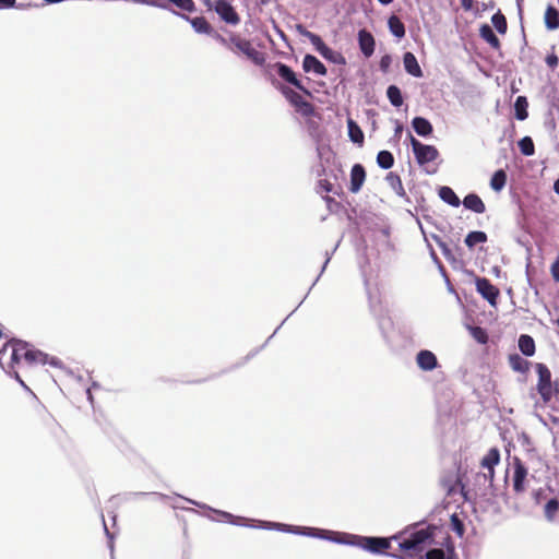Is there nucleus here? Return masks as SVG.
<instances>
[{
	"label": "nucleus",
	"mask_w": 559,
	"mask_h": 559,
	"mask_svg": "<svg viewBox=\"0 0 559 559\" xmlns=\"http://www.w3.org/2000/svg\"><path fill=\"white\" fill-rule=\"evenodd\" d=\"M259 527L266 530H278L283 532H289L298 535H306L320 539H326L336 544L357 545L362 549L371 552H380L388 549L390 546V539L380 537H359L345 533H336L333 531L305 527V526H290L286 524L275 522H261Z\"/></svg>",
	"instance_id": "1"
},
{
	"label": "nucleus",
	"mask_w": 559,
	"mask_h": 559,
	"mask_svg": "<svg viewBox=\"0 0 559 559\" xmlns=\"http://www.w3.org/2000/svg\"><path fill=\"white\" fill-rule=\"evenodd\" d=\"M223 44L238 56L262 66L272 49L271 37H221Z\"/></svg>",
	"instance_id": "2"
},
{
	"label": "nucleus",
	"mask_w": 559,
	"mask_h": 559,
	"mask_svg": "<svg viewBox=\"0 0 559 559\" xmlns=\"http://www.w3.org/2000/svg\"><path fill=\"white\" fill-rule=\"evenodd\" d=\"M22 358L28 364H46L47 361V356L44 353L31 348L27 343L22 341L12 340L0 349V366L8 372L20 364Z\"/></svg>",
	"instance_id": "3"
},
{
	"label": "nucleus",
	"mask_w": 559,
	"mask_h": 559,
	"mask_svg": "<svg viewBox=\"0 0 559 559\" xmlns=\"http://www.w3.org/2000/svg\"><path fill=\"white\" fill-rule=\"evenodd\" d=\"M391 539L399 543L402 551L418 554L432 543L433 531L430 527L413 526L404 530Z\"/></svg>",
	"instance_id": "4"
},
{
	"label": "nucleus",
	"mask_w": 559,
	"mask_h": 559,
	"mask_svg": "<svg viewBox=\"0 0 559 559\" xmlns=\"http://www.w3.org/2000/svg\"><path fill=\"white\" fill-rule=\"evenodd\" d=\"M408 139L416 160L420 166L428 165L429 163L438 158L439 152L433 145H428L419 142L412 135V133H408Z\"/></svg>",
	"instance_id": "5"
},
{
	"label": "nucleus",
	"mask_w": 559,
	"mask_h": 559,
	"mask_svg": "<svg viewBox=\"0 0 559 559\" xmlns=\"http://www.w3.org/2000/svg\"><path fill=\"white\" fill-rule=\"evenodd\" d=\"M536 372L538 374L537 390L544 401H549L552 396L551 373L544 364H536Z\"/></svg>",
	"instance_id": "6"
},
{
	"label": "nucleus",
	"mask_w": 559,
	"mask_h": 559,
	"mask_svg": "<svg viewBox=\"0 0 559 559\" xmlns=\"http://www.w3.org/2000/svg\"><path fill=\"white\" fill-rule=\"evenodd\" d=\"M204 2L207 8L214 9L226 23L237 24L239 22V16L228 0H217L215 3H212L210 0H204Z\"/></svg>",
	"instance_id": "7"
},
{
	"label": "nucleus",
	"mask_w": 559,
	"mask_h": 559,
	"mask_svg": "<svg viewBox=\"0 0 559 559\" xmlns=\"http://www.w3.org/2000/svg\"><path fill=\"white\" fill-rule=\"evenodd\" d=\"M527 468L523 465L520 459H513V489L516 492H523L526 489Z\"/></svg>",
	"instance_id": "8"
},
{
	"label": "nucleus",
	"mask_w": 559,
	"mask_h": 559,
	"mask_svg": "<svg viewBox=\"0 0 559 559\" xmlns=\"http://www.w3.org/2000/svg\"><path fill=\"white\" fill-rule=\"evenodd\" d=\"M476 288L491 305L496 304L499 290L487 278H478L476 281Z\"/></svg>",
	"instance_id": "9"
},
{
	"label": "nucleus",
	"mask_w": 559,
	"mask_h": 559,
	"mask_svg": "<svg viewBox=\"0 0 559 559\" xmlns=\"http://www.w3.org/2000/svg\"><path fill=\"white\" fill-rule=\"evenodd\" d=\"M312 43L316 46L317 50L328 60L332 61L333 63H344L345 60L343 56L329 47H326L322 40L321 37H311Z\"/></svg>",
	"instance_id": "10"
},
{
	"label": "nucleus",
	"mask_w": 559,
	"mask_h": 559,
	"mask_svg": "<svg viewBox=\"0 0 559 559\" xmlns=\"http://www.w3.org/2000/svg\"><path fill=\"white\" fill-rule=\"evenodd\" d=\"M418 367L424 371H431L437 368L438 360L436 355L427 349L420 350L416 356Z\"/></svg>",
	"instance_id": "11"
},
{
	"label": "nucleus",
	"mask_w": 559,
	"mask_h": 559,
	"mask_svg": "<svg viewBox=\"0 0 559 559\" xmlns=\"http://www.w3.org/2000/svg\"><path fill=\"white\" fill-rule=\"evenodd\" d=\"M304 70L316 75H325L326 69L316 57L307 55L302 62Z\"/></svg>",
	"instance_id": "12"
},
{
	"label": "nucleus",
	"mask_w": 559,
	"mask_h": 559,
	"mask_svg": "<svg viewBox=\"0 0 559 559\" xmlns=\"http://www.w3.org/2000/svg\"><path fill=\"white\" fill-rule=\"evenodd\" d=\"M366 173L361 165L356 164L350 171V187L349 190L354 193L358 192L365 181Z\"/></svg>",
	"instance_id": "13"
},
{
	"label": "nucleus",
	"mask_w": 559,
	"mask_h": 559,
	"mask_svg": "<svg viewBox=\"0 0 559 559\" xmlns=\"http://www.w3.org/2000/svg\"><path fill=\"white\" fill-rule=\"evenodd\" d=\"M283 93L285 94L286 98L296 107L298 108L302 114H308L311 109V106L308 102L305 100V98L294 92L293 90H284Z\"/></svg>",
	"instance_id": "14"
},
{
	"label": "nucleus",
	"mask_w": 559,
	"mask_h": 559,
	"mask_svg": "<svg viewBox=\"0 0 559 559\" xmlns=\"http://www.w3.org/2000/svg\"><path fill=\"white\" fill-rule=\"evenodd\" d=\"M500 462V452L497 448H491L481 460V466L489 472V477H493V468Z\"/></svg>",
	"instance_id": "15"
},
{
	"label": "nucleus",
	"mask_w": 559,
	"mask_h": 559,
	"mask_svg": "<svg viewBox=\"0 0 559 559\" xmlns=\"http://www.w3.org/2000/svg\"><path fill=\"white\" fill-rule=\"evenodd\" d=\"M463 205L477 214H483L486 211L483 200L475 193L467 194L463 200Z\"/></svg>",
	"instance_id": "16"
},
{
	"label": "nucleus",
	"mask_w": 559,
	"mask_h": 559,
	"mask_svg": "<svg viewBox=\"0 0 559 559\" xmlns=\"http://www.w3.org/2000/svg\"><path fill=\"white\" fill-rule=\"evenodd\" d=\"M403 63L407 73L415 78L423 76V71L417 62L416 57L412 52H406L404 55Z\"/></svg>",
	"instance_id": "17"
},
{
	"label": "nucleus",
	"mask_w": 559,
	"mask_h": 559,
	"mask_svg": "<svg viewBox=\"0 0 559 559\" xmlns=\"http://www.w3.org/2000/svg\"><path fill=\"white\" fill-rule=\"evenodd\" d=\"M413 129L420 136H428L432 133L431 123L423 117H415L412 121Z\"/></svg>",
	"instance_id": "18"
},
{
	"label": "nucleus",
	"mask_w": 559,
	"mask_h": 559,
	"mask_svg": "<svg viewBox=\"0 0 559 559\" xmlns=\"http://www.w3.org/2000/svg\"><path fill=\"white\" fill-rule=\"evenodd\" d=\"M544 513L549 522H559V499L552 498L544 507Z\"/></svg>",
	"instance_id": "19"
},
{
	"label": "nucleus",
	"mask_w": 559,
	"mask_h": 559,
	"mask_svg": "<svg viewBox=\"0 0 559 559\" xmlns=\"http://www.w3.org/2000/svg\"><path fill=\"white\" fill-rule=\"evenodd\" d=\"M276 68H277V74L283 80H285L286 82L293 84L294 86H296L299 90H304V86L301 85L299 80H297L295 73L290 70V68H288L285 64H277Z\"/></svg>",
	"instance_id": "20"
},
{
	"label": "nucleus",
	"mask_w": 559,
	"mask_h": 559,
	"mask_svg": "<svg viewBox=\"0 0 559 559\" xmlns=\"http://www.w3.org/2000/svg\"><path fill=\"white\" fill-rule=\"evenodd\" d=\"M439 197L443 202L454 207H457L461 204L459 197L450 187H441L439 190Z\"/></svg>",
	"instance_id": "21"
},
{
	"label": "nucleus",
	"mask_w": 559,
	"mask_h": 559,
	"mask_svg": "<svg viewBox=\"0 0 559 559\" xmlns=\"http://www.w3.org/2000/svg\"><path fill=\"white\" fill-rule=\"evenodd\" d=\"M347 128H348V135L349 139L359 145H362L364 143V133L360 129V127L353 120H347Z\"/></svg>",
	"instance_id": "22"
},
{
	"label": "nucleus",
	"mask_w": 559,
	"mask_h": 559,
	"mask_svg": "<svg viewBox=\"0 0 559 559\" xmlns=\"http://www.w3.org/2000/svg\"><path fill=\"white\" fill-rule=\"evenodd\" d=\"M519 348L525 356H533L535 354V342L530 335H521L519 338Z\"/></svg>",
	"instance_id": "23"
},
{
	"label": "nucleus",
	"mask_w": 559,
	"mask_h": 559,
	"mask_svg": "<svg viewBox=\"0 0 559 559\" xmlns=\"http://www.w3.org/2000/svg\"><path fill=\"white\" fill-rule=\"evenodd\" d=\"M509 364L514 371L521 373L527 372L530 368V362L518 354L511 355L509 357Z\"/></svg>",
	"instance_id": "24"
},
{
	"label": "nucleus",
	"mask_w": 559,
	"mask_h": 559,
	"mask_svg": "<svg viewBox=\"0 0 559 559\" xmlns=\"http://www.w3.org/2000/svg\"><path fill=\"white\" fill-rule=\"evenodd\" d=\"M506 183L507 174L502 169L497 170L490 179V187L496 192H500L504 188Z\"/></svg>",
	"instance_id": "25"
},
{
	"label": "nucleus",
	"mask_w": 559,
	"mask_h": 559,
	"mask_svg": "<svg viewBox=\"0 0 559 559\" xmlns=\"http://www.w3.org/2000/svg\"><path fill=\"white\" fill-rule=\"evenodd\" d=\"M386 182L391 187V189L400 197L405 195V190L403 188L401 178L394 173H389L385 178Z\"/></svg>",
	"instance_id": "26"
},
{
	"label": "nucleus",
	"mask_w": 559,
	"mask_h": 559,
	"mask_svg": "<svg viewBox=\"0 0 559 559\" xmlns=\"http://www.w3.org/2000/svg\"><path fill=\"white\" fill-rule=\"evenodd\" d=\"M545 23L549 29H555L559 26V13L556 8L548 7L546 9Z\"/></svg>",
	"instance_id": "27"
},
{
	"label": "nucleus",
	"mask_w": 559,
	"mask_h": 559,
	"mask_svg": "<svg viewBox=\"0 0 559 559\" xmlns=\"http://www.w3.org/2000/svg\"><path fill=\"white\" fill-rule=\"evenodd\" d=\"M487 241V235L484 231H471L465 238V245L468 248H473L478 243H484Z\"/></svg>",
	"instance_id": "28"
},
{
	"label": "nucleus",
	"mask_w": 559,
	"mask_h": 559,
	"mask_svg": "<svg viewBox=\"0 0 559 559\" xmlns=\"http://www.w3.org/2000/svg\"><path fill=\"white\" fill-rule=\"evenodd\" d=\"M515 117L519 120L527 118V100L524 96H519L514 104Z\"/></svg>",
	"instance_id": "29"
},
{
	"label": "nucleus",
	"mask_w": 559,
	"mask_h": 559,
	"mask_svg": "<svg viewBox=\"0 0 559 559\" xmlns=\"http://www.w3.org/2000/svg\"><path fill=\"white\" fill-rule=\"evenodd\" d=\"M388 98L390 103L395 106L400 107L403 104V97L400 88L395 85H390L386 91Z\"/></svg>",
	"instance_id": "30"
},
{
	"label": "nucleus",
	"mask_w": 559,
	"mask_h": 559,
	"mask_svg": "<svg viewBox=\"0 0 559 559\" xmlns=\"http://www.w3.org/2000/svg\"><path fill=\"white\" fill-rule=\"evenodd\" d=\"M378 165L383 169H389L394 164L393 155L389 151H380L377 156Z\"/></svg>",
	"instance_id": "31"
},
{
	"label": "nucleus",
	"mask_w": 559,
	"mask_h": 559,
	"mask_svg": "<svg viewBox=\"0 0 559 559\" xmlns=\"http://www.w3.org/2000/svg\"><path fill=\"white\" fill-rule=\"evenodd\" d=\"M519 147L523 155L532 156L535 152L534 143L530 136H524L519 141Z\"/></svg>",
	"instance_id": "32"
},
{
	"label": "nucleus",
	"mask_w": 559,
	"mask_h": 559,
	"mask_svg": "<svg viewBox=\"0 0 559 559\" xmlns=\"http://www.w3.org/2000/svg\"><path fill=\"white\" fill-rule=\"evenodd\" d=\"M491 23L498 33L503 34L507 31V21L501 13H496L491 17Z\"/></svg>",
	"instance_id": "33"
},
{
	"label": "nucleus",
	"mask_w": 559,
	"mask_h": 559,
	"mask_svg": "<svg viewBox=\"0 0 559 559\" xmlns=\"http://www.w3.org/2000/svg\"><path fill=\"white\" fill-rule=\"evenodd\" d=\"M389 27L393 35H404V25L397 16H391L389 19Z\"/></svg>",
	"instance_id": "34"
},
{
	"label": "nucleus",
	"mask_w": 559,
	"mask_h": 559,
	"mask_svg": "<svg viewBox=\"0 0 559 559\" xmlns=\"http://www.w3.org/2000/svg\"><path fill=\"white\" fill-rule=\"evenodd\" d=\"M360 47L365 56L369 57L372 55L374 50V40L373 37H359Z\"/></svg>",
	"instance_id": "35"
},
{
	"label": "nucleus",
	"mask_w": 559,
	"mask_h": 559,
	"mask_svg": "<svg viewBox=\"0 0 559 559\" xmlns=\"http://www.w3.org/2000/svg\"><path fill=\"white\" fill-rule=\"evenodd\" d=\"M192 27L198 33H207L209 23L204 17H194L191 20Z\"/></svg>",
	"instance_id": "36"
},
{
	"label": "nucleus",
	"mask_w": 559,
	"mask_h": 559,
	"mask_svg": "<svg viewBox=\"0 0 559 559\" xmlns=\"http://www.w3.org/2000/svg\"><path fill=\"white\" fill-rule=\"evenodd\" d=\"M216 514H218L224 521L236 524V525H246L243 523L245 519L238 518L237 521L235 516L228 512L213 510Z\"/></svg>",
	"instance_id": "37"
},
{
	"label": "nucleus",
	"mask_w": 559,
	"mask_h": 559,
	"mask_svg": "<svg viewBox=\"0 0 559 559\" xmlns=\"http://www.w3.org/2000/svg\"><path fill=\"white\" fill-rule=\"evenodd\" d=\"M171 3H174L176 7H178L181 10L192 12L194 11V3L192 0H169Z\"/></svg>",
	"instance_id": "38"
},
{
	"label": "nucleus",
	"mask_w": 559,
	"mask_h": 559,
	"mask_svg": "<svg viewBox=\"0 0 559 559\" xmlns=\"http://www.w3.org/2000/svg\"><path fill=\"white\" fill-rule=\"evenodd\" d=\"M472 333H473V336L479 342V343H485L487 341V336L485 334V332L483 331V329L480 328H474L472 330Z\"/></svg>",
	"instance_id": "39"
},
{
	"label": "nucleus",
	"mask_w": 559,
	"mask_h": 559,
	"mask_svg": "<svg viewBox=\"0 0 559 559\" xmlns=\"http://www.w3.org/2000/svg\"><path fill=\"white\" fill-rule=\"evenodd\" d=\"M427 559H444V552L441 549H431L426 554Z\"/></svg>",
	"instance_id": "40"
},
{
	"label": "nucleus",
	"mask_w": 559,
	"mask_h": 559,
	"mask_svg": "<svg viewBox=\"0 0 559 559\" xmlns=\"http://www.w3.org/2000/svg\"><path fill=\"white\" fill-rule=\"evenodd\" d=\"M551 275L556 282H559V255L551 265Z\"/></svg>",
	"instance_id": "41"
},
{
	"label": "nucleus",
	"mask_w": 559,
	"mask_h": 559,
	"mask_svg": "<svg viewBox=\"0 0 559 559\" xmlns=\"http://www.w3.org/2000/svg\"><path fill=\"white\" fill-rule=\"evenodd\" d=\"M546 63L550 67V68H555L557 67L558 64V58L556 55H549L547 56L546 58Z\"/></svg>",
	"instance_id": "42"
},
{
	"label": "nucleus",
	"mask_w": 559,
	"mask_h": 559,
	"mask_svg": "<svg viewBox=\"0 0 559 559\" xmlns=\"http://www.w3.org/2000/svg\"><path fill=\"white\" fill-rule=\"evenodd\" d=\"M479 32H480V35H493L492 29L488 24H483L480 26Z\"/></svg>",
	"instance_id": "43"
},
{
	"label": "nucleus",
	"mask_w": 559,
	"mask_h": 559,
	"mask_svg": "<svg viewBox=\"0 0 559 559\" xmlns=\"http://www.w3.org/2000/svg\"><path fill=\"white\" fill-rule=\"evenodd\" d=\"M438 243H439V247H440V248H441V250H442V253H443L447 258H449V257L451 255V250L448 248V246H447L444 242H441V241H439Z\"/></svg>",
	"instance_id": "44"
},
{
	"label": "nucleus",
	"mask_w": 559,
	"mask_h": 559,
	"mask_svg": "<svg viewBox=\"0 0 559 559\" xmlns=\"http://www.w3.org/2000/svg\"><path fill=\"white\" fill-rule=\"evenodd\" d=\"M485 39L495 48L499 46V37H485Z\"/></svg>",
	"instance_id": "45"
},
{
	"label": "nucleus",
	"mask_w": 559,
	"mask_h": 559,
	"mask_svg": "<svg viewBox=\"0 0 559 559\" xmlns=\"http://www.w3.org/2000/svg\"><path fill=\"white\" fill-rule=\"evenodd\" d=\"M15 3V0H0V7L11 8Z\"/></svg>",
	"instance_id": "46"
},
{
	"label": "nucleus",
	"mask_w": 559,
	"mask_h": 559,
	"mask_svg": "<svg viewBox=\"0 0 559 559\" xmlns=\"http://www.w3.org/2000/svg\"><path fill=\"white\" fill-rule=\"evenodd\" d=\"M462 5L465 8V9H471L472 8V0H462Z\"/></svg>",
	"instance_id": "47"
},
{
	"label": "nucleus",
	"mask_w": 559,
	"mask_h": 559,
	"mask_svg": "<svg viewBox=\"0 0 559 559\" xmlns=\"http://www.w3.org/2000/svg\"><path fill=\"white\" fill-rule=\"evenodd\" d=\"M14 378L19 381V383H20L23 388L27 389V386L25 385V383L23 382V380L20 378V376H19V373H17V372H14Z\"/></svg>",
	"instance_id": "48"
},
{
	"label": "nucleus",
	"mask_w": 559,
	"mask_h": 559,
	"mask_svg": "<svg viewBox=\"0 0 559 559\" xmlns=\"http://www.w3.org/2000/svg\"><path fill=\"white\" fill-rule=\"evenodd\" d=\"M554 190L557 194H559V178L555 181Z\"/></svg>",
	"instance_id": "49"
},
{
	"label": "nucleus",
	"mask_w": 559,
	"mask_h": 559,
	"mask_svg": "<svg viewBox=\"0 0 559 559\" xmlns=\"http://www.w3.org/2000/svg\"><path fill=\"white\" fill-rule=\"evenodd\" d=\"M105 531H106V534L107 536L109 537L110 542H109V547L112 549V542H111V538L112 536L109 534V531L107 530V527L105 526Z\"/></svg>",
	"instance_id": "50"
},
{
	"label": "nucleus",
	"mask_w": 559,
	"mask_h": 559,
	"mask_svg": "<svg viewBox=\"0 0 559 559\" xmlns=\"http://www.w3.org/2000/svg\"><path fill=\"white\" fill-rule=\"evenodd\" d=\"M402 130H403L402 124H397L396 128H395V134L396 135L400 134L402 132Z\"/></svg>",
	"instance_id": "51"
},
{
	"label": "nucleus",
	"mask_w": 559,
	"mask_h": 559,
	"mask_svg": "<svg viewBox=\"0 0 559 559\" xmlns=\"http://www.w3.org/2000/svg\"><path fill=\"white\" fill-rule=\"evenodd\" d=\"M381 3L383 4H389L391 3L393 0H379Z\"/></svg>",
	"instance_id": "52"
},
{
	"label": "nucleus",
	"mask_w": 559,
	"mask_h": 559,
	"mask_svg": "<svg viewBox=\"0 0 559 559\" xmlns=\"http://www.w3.org/2000/svg\"><path fill=\"white\" fill-rule=\"evenodd\" d=\"M358 35H359V36H362V35H369V34H368L366 31H360V32L358 33Z\"/></svg>",
	"instance_id": "53"
},
{
	"label": "nucleus",
	"mask_w": 559,
	"mask_h": 559,
	"mask_svg": "<svg viewBox=\"0 0 559 559\" xmlns=\"http://www.w3.org/2000/svg\"><path fill=\"white\" fill-rule=\"evenodd\" d=\"M188 501H189L190 503H193V504L199 506V503H198V502H195V501H193V500H188ZM200 507H201V504H200ZM202 508H206V507H205V506H202Z\"/></svg>",
	"instance_id": "54"
},
{
	"label": "nucleus",
	"mask_w": 559,
	"mask_h": 559,
	"mask_svg": "<svg viewBox=\"0 0 559 559\" xmlns=\"http://www.w3.org/2000/svg\"><path fill=\"white\" fill-rule=\"evenodd\" d=\"M88 400L92 401L91 390H87Z\"/></svg>",
	"instance_id": "55"
},
{
	"label": "nucleus",
	"mask_w": 559,
	"mask_h": 559,
	"mask_svg": "<svg viewBox=\"0 0 559 559\" xmlns=\"http://www.w3.org/2000/svg\"><path fill=\"white\" fill-rule=\"evenodd\" d=\"M557 324H558V326H559V319L557 320Z\"/></svg>",
	"instance_id": "56"
}]
</instances>
